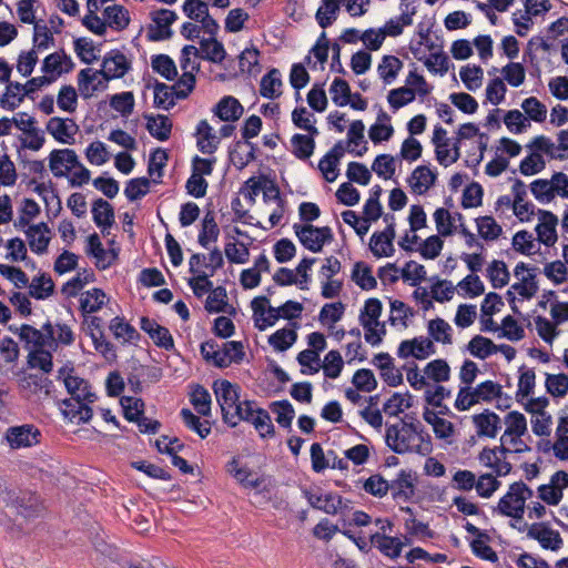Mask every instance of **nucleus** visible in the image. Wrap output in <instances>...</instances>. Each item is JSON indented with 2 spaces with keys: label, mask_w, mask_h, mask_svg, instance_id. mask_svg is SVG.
I'll return each instance as SVG.
<instances>
[{
  "label": "nucleus",
  "mask_w": 568,
  "mask_h": 568,
  "mask_svg": "<svg viewBox=\"0 0 568 568\" xmlns=\"http://www.w3.org/2000/svg\"><path fill=\"white\" fill-rule=\"evenodd\" d=\"M153 88L154 100L153 104L155 108L163 109L165 111L171 110L175 105L173 99V88H169L168 84L160 82L158 79H151L146 84V88Z\"/></svg>",
  "instance_id": "c756f323"
},
{
  "label": "nucleus",
  "mask_w": 568,
  "mask_h": 568,
  "mask_svg": "<svg viewBox=\"0 0 568 568\" xmlns=\"http://www.w3.org/2000/svg\"><path fill=\"white\" fill-rule=\"evenodd\" d=\"M476 224L479 235L485 241H494L498 239L503 233L501 226L490 215L477 217Z\"/></svg>",
  "instance_id": "864d4df0"
},
{
  "label": "nucleus",
  "mask_w": 568,
  "mask_h": 568,
  "mask_svg": "<svg viewBox=\"0 0 568 568\" xmlns=\"http://www.w3.org/2000/svg\"><path fill=\"white\" fill-rule=\"evenodd\" d=\"M352 383L357 390L366 393H371L377 387L375 375L368 368L357 369L353 375Z\"/></svg>",
  "instance_id": "0e129e2a"
},
{
  "label": "nucleus",
  "mask_w": 568,
  "mask_h": 568,
  "mask_svg": "<svg viewBox=\"0 0 568 568\" xmlns=\"http://www.w3.org/2000/svg\"><path fill=\"white\" fill-rule=\"evenodd\" d=\"M436 180L437 172L430 170L427 165H418L412 172L407 182L415 194L423 195L435 185Z\"/></svg>",
  "instance_id": "412c9836"
},
{
  "label": "nucleus",
  "mask_w": 568,
  "mask_h": 568,
  "mask_svg": "<svg viewBox=\"0 0 568 568\" xmlns=\"http://www.w3.org/2000/svg\"><path fill=\"white\" fill-rule=\"evenodd\" d=\"M352 280L364 291H371L377 286V281L372 273V266L364 262L355 263Z\"/></svg>",
  "instance_id": "58836bf2"
},
{
  "label": "nucleus",
  "mask_w": 568,
  "mask_h": 568,
  "mask_svg": "<svg viewBox=\"0 0 568 568\" xmlns=\"http://www.w3.org/2000/svg\"><path fill=\"white\" fill-rule=\"evenodd\" d=\"M144 119L146 120V130L159 141H166L171 136L172 132V121L168 115L164 114H144Z\"/></svg>",
  "instance_id": "a878e982"
},
{
  "label": "nucleus",
  "mask_w": 568,
  "mask_h": 568,
  "mask_svg": "<svg viewBox=\"0 0 568 568\" xmlns=\"http://www.w3.org/2000/svg\"><path fill=\"white\" fill-rule=\"evenodd\" d=\"M150 184L145 176L131 179L126 182L124 195L131 202L140 200L150 192Z\"/></svg>",
  "instance_id": "6e6d98bb"
},
{
  "label": "nucleus",
  "mask_w": 568,
  "mask_h": 568,
  "mask_svg": "<svg viewBox=\"0 0 568 568\" xmlns=\"http://www.w3.org/2000/svg\"><path fill=\"white\" fill-rule=\"evenodd\" d=\"M343 367V357L338 351L332 349L325 355L323 363L325 377L331 379L337 378L341 375Z\"/></svg>",
  "instance_id": "680f3d73"
},
{
  "label": "nucleus",
  "mask_w": 568,
  "mask_h": 568,
  "mask_svg": "<svg viewBox=\"0 0 568 568\" xmlns=\"http://www.w3.org/2000/svg\"><path fill=\"white\" fill-rule=\"evenodd\" d=\"M78 130L79 126L71 119L53 116L47 123V131L60 143L73 144Z\"/></svg>",
  "instance_id": "f3484780"
},
{
  "label": "nucleus",
  "mask_w": 568,
  "mask_h": 568,
  "mask_svg": "<svg viewBox=\"0 0 568 568\" xmlns=\"http://www.w3.org/2000/svg\"><path fill=\"white\" fill-rule=\"evenodd\" d=\"M28 365L31 368H39L44 374H49L53 368V356L48 349L37 348L29 353Z\"/></svg>",
  "instance_id": "8fccbe9b"
},
{
  "label": "nucleus",
  "mask_w": 568,
  "mask_h": 568,
  "mask_svg": "<svg viewBox=\"0 0 568 568\" xmlns=\"http://www.w3.org/2000/svg\"><path fill=\"white\" fill-rule=\"evenodd\" d=\"M505 424L507 425V428L504 435L500 437V442L505 440L506 436H514L510 439V443L521 444L524 446L523 448H516L514 453L520 454L524 452H529L530 447L520 439V436L527 432V420L525 415L517 410H513L505 416Z\"/></svg>",
  "instance_id": "9d476101"
},
{
  "label": "nucleus",
  "mask_w": 568,
  "mask_h": 568,
  "mask_svg": "<svg viewBox=\"0 0 568 568\" xmlns=\"http://www.w3.org/2000/svg\"><path fill=\"white\" fill-rule=\"evenodd\" d=\"M28 185H33V192L44 202L49 220L55 219L62 211V202L54 183L51 180H49L48 183H39L36 179H32L29 181Z\"/></svg>",
  "instance_id": "6e6552de"
},
{
  "label": "nucleus",
  "mask_w": 568,
  "mask_h": 568,
  "mask_svg": "<svg viewBox=\"0 0 568 568\" xmlns=\"http://www.w3.org/2000/svg\"><path fill=\"white\" fill-rule=\"evenodd\" d=\"M281 87V72L278 69L273 68L262 77L260 93L263 98L272 100L281 95V91H278Z\"/></svg>",
  "instance_id": "72a5a7b5"
},
{
  "label": "nucleus",
  "mask_w": 568,
  "mask_h": 568,
  "mask_svg": "<svg viewBox=\"0 0 568 568\" xmlns=\"http://www.w3.org/2000/svg\"><path fill=\"white\" fill-rule=\"evenodd\" d=\"M95 281V274L91 268H84L74 277L63 284L61 292L67 297H75L88 283Z\"/></svg>",
  "instance_id": "e433bc0d"
},
{
  "label": "nucleus",
  "mask_w": 568,
  "mask_h": 568,
  "mask_svg": "<svg viewBox=\"0 0 568 568\" xmlns=\"http://www.w3.org/2000/svg\"><path fill=\"white\" fill-rule=\"evenodd\" d=\"M545 387L552 397H565L568 394V375L565 373H547Z\"/></svg>",
  "instance_id": "603ef678"
},
{
  "label": "nucleus",
  "mask_w": 568,
  "mask_h": 568,
  "mask_svg": "<svg viewBox=\"0 0 568 568\" xmlns=\"http://www.w3.org/2000/svg\"><path fill=\"white\" fill-rule=\"evenodd\" d=\"M452 327L443 318H435L428 322V333L436 341L443 344H452Z\"/></svg>",
  "instance_id": "69168bd1"
},
{
  "label": "nucleus",
  "mask_w": 568,
  "mask_h": 568,
  "mask_svg": "<svg viewBox=\"0 0 568 568\" xmlns=\"http://www.w3.org/2000/svg\"><path fill=\"white\" fill-rule=\"evenodd\" d=\"M140 327L145 332L158 347L170 351L174 347V341L170 331L156 323L155 320L142 316Z\"/></svg>",
  "instance_id": "dca6fc26"
},
{
  "label": "nucleus",
  "mask_w": 568,
  "mask_h": 568,
  "mask_svg": "<svg viewBox=\"0 0 568 568\" xmlns=\"http://www.w3.org/2000/svg\"><path fill=\"white\" fill-rule=\"evenodd\" d=\"M496 344L488 337L475 335L468 343L469 353L480 359H485L496 353Z\"/></svg>",
  "instance_id": "de8ad7c7"
},
{
  "label": "nucleus",
  "mask_w": 568,
  "mask_h": 568,
  "mask_svg": "<svg viewBox=\"0 0 568 568\" xmlns=\"http://www.w3.org/2000/svg\"><path fill=\"white\" fill-rule=\"evenodd\" d=\"M28 295L36 300H45L54 293V283L47 273H41L28 284Z\"/></svg>",
  "instance_id": "7c9ffc66"
},
{
  "label": "nucleus",
  "mask_w": 568,
  "mask_h": 568,
  "mask_svg": "<svg viewBox=\"0 0 568 568\" xmlns=\"http://www.w3.org/2000/svg\"><path fill=\"white\" fill-rule=\"evenodd\" d=\"M109 328L116 339L123 338L126 343L140 339L139 332L130 323L125 322L123 317L115 316L112 318Z\"/></svg>",
  "instance_id": "37998d69"
},
{
  "label": "nucleus",
  "mask_w": 568,
  "mask_h": 568,
  "mask_svg": "<svg viewBox=\"0 0 568 568\" xmlns=\"http://www.w3.org/2000/svg\"><path fill=\"white\" fill-rule=\"evenodd\" d=\"M315 135H305L296 133L292 136L291 143L293 146V154L300 160H307L315 149Z\"/></svg>",
  "instance_id": "c03bdc74"
},
{
  "label": "nucleus",
  "mask_w": 568,
  "mask_h": 568,
  "mask_svg": "<svg viewBox=\"0 0 568 568\" xmlns=\"http://www.w3.org/2000/svg\"><path fill=\"white\" fill-rule=\"evenodd\" d=\"M487 276L494 288H501L509 283L510 273L504 261L494 260L488 268Z\"/></svg>",
  "instance_id": "49530a36"
},
{
  "label": "nucleus",
  "mask_w": 568,
  "mask_h": 568,
  "mask_svg": "<svg viewBox=\"0 0 568 568\" xmlns=\"http://www.w3.org/2000/svg\"><path fill=\"white\" fill-rule=\"evenodd\" d=\"M190 402L197 414L204 417L211 416L212 398L211 394L204 386L200 384L194 386L191 393Z\"/></svg>",
  "instance_id": "79ce46f5"
},
{
  "label": "nucleus",
  "mask_w": 568,
  "mask_h": 568,
  "mask_svg": "<svg viewBox=\"0 0 568 568\" xmlns=\"http://www.w3.org/2000/svg\"><path fill=\"white\" fill-rule=\"evenodd\" d=\"M414 436L415 434L413 433L404 432V429L400 428L398 424L386 426V445L395 454L402 455L406 453H413V445H410V442Z\"/></svg>",
  "instance_id": "2eb2a0df"
},
{
  "label": "nucleus",
  "mask_w": 568,
  "mask_h": 568,
  "mask_svg": "<svg viewBox=\"0 0 568 568\" xmlns=\"http://www.w3.org/2000/svg\"><path fill=\"white\" fill-rule=\"evenodd\" d=\"M51 230L45 222L33 224L24 230L30 250L36 254H44L50 243Z\"/></svg>",
  "instance_id": "6ab92c4d"
},
{
  "label": "nucleus",
  "mask_w": 568,
  "mask_h": 568,
  "mask_svg": "<svg viewBox=\"0 0 568 568\" xmlns=\"http://www.w3.org/2000/svg\"><path fill=\"white\" fill-rule=\"evenodd\" d=\"M316 262L315 257H304L296 266L295 271L300 275V280L294 275V272L287 267H280L273 275V281L280 286H287L296 284L301 290H308L307 283L310 281L308 270Z\"/></svg>",
  "instance_id": "39448f33"
},
{
  "label": "nucleus",
  "mask_w": 568,
  "mask_h": 568,
  "mask_svg": "<svg viewBox=\"0 0 568 568\" xmlns=\"http://www.w3.org/2000/svg\"><path fill=\"white\" fill-rule=\"evenodd\" d=\"M302 493L313 508L322 510L328 515H335L343 503L342 496L333 493H328L325 496L310 489H303Z\"/></svg>",
  "instance_id": "a211bd4d"
},
{
  "label": "nucleus",
  "mask_w": 568,
  "mask_h": 568,
  "mask_svg": "<svg viewBox=\"0 0 568 568\" xmlns=\"http://www.w3.org/2000/svg\"><path fill=\"white\" fill-rule=\"evenodd\" d=\"M365 125L362 120H355L351 123L347 132V144L358 145L363 143V146L358 151L348 150L351 153H355L356 156H363L367 152V142L364 140Z\"/></svg>",
  "instance_id": "3c124183"
},
{
  "label": "nucleus",
  "mask_w": 568,
  "mask_h": 568,
  "mask_svg": "<svg viewBox=\"0 0 568 568\" xmlns=\"http://www.w3.org/2000/svg\"><path fill=\"white\" fill-rule=\"evenodd\" d=\"M395 223H388L382 232L373 233L369 241V250L377 258L389 257L395 253L393 241L395 239Z\"/></svg>",
  "instance_id": "9b49d317"
},
{
  "label": "nucleus",
  "mask_w": 568,
  "mask_h": 568,
  "mask_svg": "<svg viewBox=\"0 0 568 568\" xmlns=\"http://www.w3.org/2000/svg\"><path fill=\"white\" fill-rule=\"evenodd\" d=\"M403 68V62L395 55L386 54L382 58L377 73L385 84H390Z\"/></svg>",
  "instance_id": "f704fd0d"
},
{
  "label": "nucleus",
  "mask_w": 568,
  "mask_h": 568,
  "mask_svg": "<svg viewBox=\"0 0 568 568\" xmlns=\"http://www.w3.org/2000/svg\"><path fill=\"white\" fill-rule=\"evenodd\" d=\"M483 69L479 65H465L459 71L460 79L469 91H476L483 83Z\"/></svg>",
  "instance_id": "13d9d810"
},
{
  "label": "nucleus",
  "mask_w": 568,
  "mask_h": 568,
  "mask_svg": "<svg viewBox=\"0 0 568 568\" xmlns=\"http://www.w3.org/2000/svg\"><path fill=\"white\" fill-rule=\"evenodd\" d=\"M343 1L344 0H322V6L317 9L315 14V19L321 28L326 29L335 22Z\"/></svg>",
  "instance_id": "473e14b6"
},
{
  "label": "nucleus",
  "mask_w": 568,
  "mask_h": 568,
  "mask_svg": "<svg viewBox=\"0 0 568 568\" xmlns=\"http://www.w3.org/2000/svg\"><path fill=\"white\" fill-rule=\"evenodd\" d=\"M537 215L540 221L535 229L538 241L546 246H552L558 239L556 230L558 217L552 212L541 209L537 211Z\"/></svg>",
  "instance_id": "4468645a"
},
{
  "label": "nucleus",
  "mask_w": 568,
  "mask_h": 568,
  "mask_svg": "<svg viewBox=\"0 0 568 568\" xmlns=\"http://www.w3.org/2000/svg\"><path fill=\"white\" fill-rule=\"evenodd\" d=\"M151 19L155 24L148 27L146 38L149 41L159 42L170 39L173 36L171 24H173L178 16L173 10L160 9L151 13Z\"/></svg>",
  "instance_id": "423d86ee"
},
{
  "label": "nucleus",
  "mask_w": 568,
  "mask_h": 568,
  "mask_svg": "<svg viewBox=\"0 0 568 568\" xmlns=\"http://www.w3.org/2000/svg\"><path fill=\"white\" fill-rule=\"evenodd\" d=\"M526 505L523 497L514 483L509 485L508 491L499 499L498 505L494 508L501 516L510 517L516 520L523 519Z\"/></svg>",
  "instance_id": "0eeeda50"
},
{
  "label": "nucleus",
  "mask_w": 568,
  "mask_h": 568,
  "mask_svg": "<svg viewBox=\"0 0 568 568\" xmlns=\"http://www.w3.org/2000/svg\"><path fill=\"white\" fill-rule=\"evenodd\" d=\"M151 67L154 72L159 73L168 81H173L178 77L176 65L168 54H155L151 58Z\"/></svg>",
  "instance_id": "a19ab883"
},
{
  "label": "nucleus",
  "mask_w": 568,
  "mask_h": 568,
  "mask_svg": "<svg viewBox=\"0 0 568 568\" xmlns=\"http://www.w3.org/2000/svg\"><path fill=\"white\" fill-rule=\"evenodd\" d=\"M131 69V62L119 49H112L102 59L101 69L97 70L105 81L123 78Z\"/></svg>",
  "instance_id": "20e7f679"
},
{
  "label": "nucleus",
  "mask_w": 568,
  "mask_h": 568,
  "mask_svg": "<svg viewBox=\"0 0 568 568\" xmlns=\"http://www.w3.org/2000/svg\"><path fill=\"white\" fill-rule=\"evenodd\" d=\"M180 416L184 425L195 432L201 438H206L211 434V423L209 420H201L191 409L182 408Z\"/></svg>",
  "instance_id": "a18cd8bd"
},
{
  "label": "nucleus",
  "mask_w": 568,
  "mask_h": 568,
  "mask_svg": "<svg viewBox=\"0 0 568 568\" xmlns=\"http://www.w3.org/2000/svg\"><path fill=\"white\" fill-rule=\"evenodd\" d=\"M106 294L103 290L94 287L82 294L80 298V310L83 314L95 313L102 308L105 303Z\"/></svg>",
  "instance_id": "4c0bfd02"
},
{
  "label": "nucleus",
  "mask_w": 568,
  "mask_h": 568,
  "mask_svg": "<svg viewBox=\"0 0 568 568\" xmlns=\"http://www.w3.org/2000/svg\"><path fill=\"white\" fill-rule=\"evenodd\" d=\"M12 506L17 513L26 518L38 516L40 511V505L36 495H29L28 497H17L12 500Z\"/></svg>",
  "instance_id": "4d7b16f0"
},
{
  "label": "nucleus",
  "mask_w": 568,
  "mask_h": 568,
  "mask_svg": "<svg viewBox=\"0 0 568 568\" xmlns=\"http://www.w3.org/2000/svg\"><path fill=\"white\" fill-rule=\"evenodd\" d=\"M64 385L70 398L75 400H84L87 403H94L98 399L97 394L92 390L91 384L79 376L68 375L64 377Z\"/></svg>",
  "instance_id": "4be33fe9"
},
{
  "label": "nucleus",
  "mask_w": 568,
  "mask_h": 568,
  "mask_svg": "<svg viewBox=\"0 0 568 568\" xmlns=\"http://www.w3.org/2000/svg\"><path fill=\"white\" fill-rule=\"evenodd\" d=\"M424 372L428 378L436 383L446 382L450 376V368L445 359H434L429 362L424 368Z\"/></svg>",
  "instance_id": "338daca9"
},
{
  "label": "nucleus",
  "mask_w": 568,
  "mask_h": 568,
  "mask_svg": "<svg viewBox=\"0 0 568 568\" xmlns=\"http://www.w3.org/2000/svg\"><path fill=\"white\" fill-rule=\"evenodd\" d=\"M90 404L84 400L65 398L62 400V414L71 422L77 420L78 424L88 423L93 416Z\"/></svg>",
  "instance_id": "5701e85b"
},
{
  "label": "nucleus",
  "mask_w": 568,
  "mask_h": 568,
  "mask_svg": "<svg viewBox=\"0 0 568 568\" xmlns=\"http://www.w3.org/2000/svg\"><path fill=\"white\" fill-rule=\"evenodd\" d=\"M392 491V497L397 501H409L415 495V478L410 470L402 469L397 477L388 481V491Z\"/></svg>",
  "instance_id": "ddd939ff"
},
{
  "label": "nucleus",
  "mask_w": 568,
  "mask_h": 568,
  "mask_svg": "<svg viewBox=\"0 0 568 568\" xmlns=\"http://www.w3.org/2000/svg\"><path fill=\"white\" fill-rule=\"evenodd\" d=\"M329 93L332 101L338 106H345L349 103L351 87L348 82L342 78H335L331 84Z\"/></svg>",
  "instance_id": "bf43d9fd"
},
{
  "label": "nucleus",
  "mask_w": 568,
  "mask_h": 568,
  "mask_svg": "<svg viewBox=\"0 0 568 568\" xmlns=\"http://www.w3.org/2000/svg\"><path fill=\"white\" fill-rule=\"evenodd\" d=\"M40 436L39 429L29 424L9 427L6 433L11 448L31 447L39 443Z\"/></svg>",
  "instance_id": "f8f14e48"
},
{
  "label": "nucleus",
  "mask_w": 568,
  "mask_h": 568,
  "mask_svg": "<svg viewBox=\"0 0 568 568\" xmlns=\"http://www.w3.org/2000/svg\"><path fill=\"white\" fill-rule=\"evenodd\" d=\"M196 146L203 154H213L220 144V138L213 133V129L206 120H201L196 125Z\"/></svg>",
  "instance_id": "393cba45"
},
{
  "label": "nucleus",
  "mask_w": 568,
  "mask_h": 568,
  "mask_svg": "<svg viewBox=\"0 0 568 568\" xmlns=\"http://www.w3.org/2000/svg\"><path fill=\"white\" fill-rule=\"evenodd\" d=\"M199 70L200 64L194 63L191 65L190 71L183 72L178 79L176 85L179 87V92H176V99H186L192 93L196 84L195 72H199Z\"/></svg>",
  "instance_id": "5fc2aeb1"
},
{
  "label": "nucleus",
  "mask_w": 568,
  "mask_h": 568,
  "mask_svg": "<svg viewBox=\"0 0 568 568\" xmlns=\"http://www.w3.org/2000/svg\"><path fill=\"white\" fill-rule=\"evenodd\" d=\"M294 328H281L277 329L268 337V344L278 352L287 351L297 339V333L295 331L297 324H292Z\"/></svg>",
  "instance_id": "ea45409f"
},
{
  "label": "nucleus",
  "mask_w": 568,
  "mask_h": 568,
  "mask_svg": "<svg viewBox=\"0 0 568 568\" xmlns=\"http://www.w3.org/2000/svg\"><path fill=\"white\" fill-rule=\"evenodd\" d=\"M270 409L276 414V423L283 428H291L295 417L293 405L287 399L271 403Z\"/></svg>",
  "instance_id": "09e8293b"
},
{
  "label": "nucleus",
  "mask_w": 568,
  "mask_h": 568,
  "mask_svg": "<svg viewBox=\"0 0 568 568\" xmlns=\"http://www.w3.org/2000/svg\"><path fill=\"white\" fill-rule=\"evenodd\" d=\"M382 310H383L382 302L378 298L372 297L365 302L364 307L359 314V323L365 329V335H364L365 341L368 344H371L372 346H376V345L381 344L379 337L373 338V334L371 332V326L379 325L378 318L382 314Z\"/></svg>",
  "instance_id": "1a4fd4ad"
},
{
  "label": "nucleus",
  "mask_w": 568,
  "mask_h": 568,
  "mask_svg": "<svg viewBox=\"0 0 568 568\" xmlns=\"http://www.w3.org/2000/svg\"><path fill=\"white\" fill-rule=\"evenodd\" d=\"M484 190L478 182H471L464 189L462 206L464 209L478 207L483 204Z\"/></svg>",
  "instance_id": "774afa93"
},
{
  "label": "nucleus",
  "mask_w": 568,
  "mask_h": 568,
  "mask_svg": "<svg viewBox=\"0 0 568 568\" xmlns=\"http://www.w3.org/2000/svg\"><path fill=\"white\" fill-rule=\"evenodd\" d=\"M103 16L108 26L118 31L126 29L130 23L129 11L120 4L106 7L103 11Z\"/></svg>",
  "instance_id": "c9c22d12"
},
{
  "label": "nucleus",
  "mask_w": 568,
  "mask_h": 568,
  "mask_svg": "<svg viewBox=\"0 0 568 568\" xmlns=\"http://www.w3.org/2000/svg\"><path fill=\"white\" fill-rule=\"evenodd\" d=\"M471 418L479 437L495 438L501 428L500 417L489 409L475 414Z\"/></svg>",
  "instance_id": "aec40b11"
},
{
  "label": "nucleus",
  "mask_w": 568,
  "mask_h": 568,
  "mask_svg": "<svg viewBox=\"0 0 568 568\" xmlns=\"http://www.w3.org/2000/svg\"><path fill=\"white\" fill-rule=\"evenodd\" d=\"M92 217L98 227L104 234L106 229H110L114 223V209L105 200L99 197L92 203Z\"/></svg>",
  "instance_id": "bb28decb"
},
{
  "label": "nucleus",
  "mask_w": 568,
  "mask_h": 568,
  "mask_svg": "<svg viewBox=\"0 0 568 568\" xmlns=\"http://www.w3.org/2000/svg\"><path fill=\"white\" fill-rule=\"evenodd\" d=\"M501 395H504L503 388L498 383L485 381L474 388L470 385L460 387L454 406L457 410L464 412L479 402L489 403L495 398H500Z\"/></svg>",
  "instance_id": "f257e3e1"
},
{
  "label": "nucleus",
  "mask_w": 568,
  "mask_h": 568,
  "mask_svg": "<svg viewBox=\"0 0 568 568\" xmlns=\"http://www.w3.org/2000/svg\"><path fill=\"white\" fill-rule=\"evenodd\" d=\"M415 100V90L409 87H400L388 92L387 101L394 110H398Z\"/></svg>",
  "instance_id": "052dcab7"
},
{
  "label": "nucleus",
  "mask_w": 568,
  "mask_h": 568,
  "mask_svg": "<svg viewBox=\"0 0 568 568\" xmlns=\"http://www.w3.org/2000/svg\"><path fill=\"white\" fill-rule=\"evenodd\" d=\"M510 526L520 532L527 529V537L537 540L544 549L557 551L562 547L564 540L560 534L551 529L547 523H534L530 526L526 523L521 526L511 523Z\"/></svg>",
  "instance_id": "7ed1b4c3"
},
{
  "label": "nucleus",
  "mask_w": 568,
  "mask_h": 568,
  "mask_svg": "<svg viewBox=\"0 0 568 568\" xmlns=\"http://www.w3.org/2000/svg\"><path fill=\"white\" fill-rule=\"evenodd\" d=\"M372 544L385 556L395 559L399 557L404 542L397 537L376 532L371 537Z\"/></svg>",
  "instance_id": "c85d7f7f"
},
{
  "label": "nucleus",
  "mask_w": 568,
  "mask_h": 568,
  "mask_svg": "<svg viewBox=\"0 0 568 568\" xmlns=\"http://www.w3.org/2000/svg\"><path fill=\"white\" fill-rule=\"evenodd\" d=\"M220 235V227L215 221V213L212 209H210V204L207 205L205 215L202 220V229L197 236L199 244L207 248L211 242H216Z\"/></svg>",
  "instance_id": "cd10ccee"
},
{
  "label": "nucleus",
  "mask_w": 568,
  "mask_h": 568,
  "mask_svg": "<svg viewBox=\"0 0 568 568\" xmlns=\"http://www.w3.org/2000/svg\"><path fill=\"white\" fill-rule=\"evenodd\" d=\"M213 390L216 397V402L221 407L222 419L230 427L237 426L235 414L231 410H236V406L240 405V392L241 387L237 384H233L227 379H217L213 383Z\"/></svg>",
  "instance_id": "f03ea898"
},
{
  "label": "nucleus",
  "mask_w": 568,
  "mask_h": 568,
  "mask_svg": "<svg viewBox=\"0 0 568 568\" xmlns=\"http://www.w3.org/2000/svg\"><path fill=\"white\" fill-rule=\"evenodd\" d=\"M212 111L220 120L234 122L242 116L244 109L236 98L225 95L216 103Z\"/></svg>",
  "instance_id": "b1692460"
},
{
  "label": "nucleus",
  "mask_w": 568,
  "mask_h": 568,
  "mask_svg": "<svg viewBox=\"0 0 568 568\" xmlns=\"http://www.w3.org/2000/svg\"><path fill=\"white\" fill-rule=\"evenodd\" d=\"M372 170L385 180L392 179L396 171L395 158L390 154H379L375 158Z\"/></svg>",
  "instance_id": "e2e57ef3"
},
{
  "label": "nucleus",
  "mask_w": 568,
  "mask_h": 568,
  "mask_svg": "<svg viewBox=\"0 0 568 568\" xmlns=\"http://www.w3.org/2000/svg\"><path fill=\"white\" fill-rule=\"evenodd\" d=\"M26 92V84L19 82H11L9 80L6 93L0 98V105L9 111H13L23 102Z\"/></svg>",
  "instance_id": "2f4dec72"
}]
</instances>
